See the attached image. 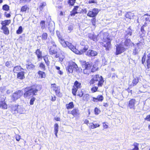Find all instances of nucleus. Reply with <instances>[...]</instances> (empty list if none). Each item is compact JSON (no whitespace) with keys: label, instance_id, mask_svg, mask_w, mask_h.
I'll use <instances>...</instances> for the list:
<instances>
[{"label":"nucleus","instance_id":"1","mask_svg":"<svg viewBox=\"0 0 150 150\" xmlns=\"http://www.w3.org/2000/svg\"><path fill=\"white\" fill-rule=\"evenodd\" d=\"M42 89L41 86L38 84H34L30 86H28L24 88V93L23 96L25 98L30 96L31 95L35 96L38 91Z\"/></svg>","mask_w":150,"mask_h":150},{"label":"nucleus","instance_id":"2","mask_svg":"<svg viewBox=\"0 0 150 150\" xmlns=\"http://www.w3.org/2000/svg\"><path fill=\"white\" fill-rule=\"evenodd\" d=\"M103 78L101 76L96 74L93 76L90 80L89 83L90 85L93 84L95 82L98 81L97 85L98 87H102L104 82Z\"/></svg>","mask_w":150,"mask_h":150},{"label":"nucleus","instance_id":"3","mask_svg":"<svg viewBox=\"0 0 150 150\" xmlns=\"http://www.w3.org/2000/svg\"><path fill=\"white\" fill-rule=\"evenodd\" d=\"M11 22V20L10 19H6L1 21V24L2 26L1 29L2 30L4 34L8 35L9 34V31L7 26L9 25Z\"/></svg>","mask_w":150,"mask_h":150},{"label":"nucleus","instance_id":"4","mask_svg":"<svg viewBox=\"0 0 150 150\" xmlns=\"http://www.w3.org/2000/svg\"><path fill=\"white\" fill-rule=\"evenodd\" d=\"M81 70L78 67L77 64L73 62L69 63L67 68V70L69 73H72L74 70L75 71L79 73Z\"/></svg>","mask_w":150,"mask_h":150},{"label":"nucleus","instance_id":"5","mask_svg":"<svg viewBox=\"0 0 150 150\" xmlns=\"http://www.w3.org/2000/svg\"><path fill=\"white\" fill-rule=\"evenodd\" d=\"M68 48L75 53L79 54H81L86 52L88 48V47L85 46L83 49L79 51L76 49V47L74 46L71 43V45L69 46Z\"/></svg>","mask_w":150,"mask_h":150},{"label":"nucleus","instance_id":"6","mask_svg":"<svg viewBox=\"0 0 150 150\" xmlns=\"http://www.w3.org/2000/svg\"><path fill=\"white\" fill-rule=\"evenodd\" d=\"M51 88L55 92L56 96L59 98H61L63 96L62 93L60 92V88L59 86L54 83L51 84Z\"/></svg>","mask_w":150,"mask_h":150},{"label":"nucleus","instance_id":"7","mask_svg":"<svg viewBox=\"0 0 150 150\" xmlns=\"http://www.w3.org/2000/svg\"><path fill=\"white\" fill-rule=\"evenodd\" d=\"M57 35L59 39V41L62 45L64 47H69L71 43L68 41H65L59 33H57Z\"/></svg>","mask_w":150,"mask_h":150},{"label":"nucleus","instance_id":"8","mask_svg":"<svg viewBox=\"0 0 150 150\" xmlns=\"http://www.w3.org/2000/svg\"><path fill=\"white\" fill-rule=\"evenodd\" d=\"M103 40L101 44L105 48L106 50H108L111 47V40L109 38H106L105 39L103 38Z\"/></svg>","mask_w":150,"mask_h":150},{"label":"nucleus","instance_id":"9","mask_svg":"<svg viewBox=\"0 0 150 150\" xmlns=\"http://www.w3.org/2000/svg\"><path fill=\"white\" fill-rule=\"evenodd\" d=\"M81 87V83L77 81H76L74 83L72 89V93L73 95L74 96H76L78 89L80 88Z\"/></svg>","mask_w":150,"mask_h":150},{"label":"nucleus","instance_id":"10","mask_svg":"<svg viewBox=\"0 0 150 150\" xmlns=\"http://www.w3.org/2000/svg\"><path fill=\"white\" fill-rule=\"evenodd\" d=\"M83 73L87 75H89L91 72L93 73L98 69V67L95 64H93V69H85L83 68Z\"/></svg>","mask_w":150,"mask_h":150},{"label":"nucleus","instance_id":"11","mask_svg":"<svg viewBox=\"0 0 150 150\" xmlns=\"http://www.w3.org/2000/svg\"><path fill=\"white\" fill-rule=\"evenodd\" d=\"M23 95L22 90H18L13 93L11 96V100L14 101L20 98Z\"/></svg>","mask_w":150,"mask_h":150},{"label":"nucleus","instance_id":"12","mask_svg":"<svg viewBox=\"0 0 150 150\" xmlns=\"http://www.w3.org/2000/svg\"><path fill=\"white\" fill-rule=\"evenodd\" d=\"M52 45L50 46L49 50V54L52 55H56L57 52V45L54 42H52Z\"/></svg>","mask_w":150,"mask_h":150},{"label":"nucleus","instance_id":"13","mask_svg":"<svg viewBox=\"0 0 150 150\" xmlns=\"http://www.w3.org/2000/svg\"><path fill=\"white\" fill-rule=\"evenodd\" d=\"M79 6H74L73 9L70 12V15L71 16H74L76 14L78 13H81V12L83 13H86L87 12V11L86 9H82L81 12H78L77 10L79 8Z\"/></svg>","mask_w":150,"mask_h":150},{"label":"nucleus","instance_id":"14","mask_svg":"<svg viewBox=\"0 0 150 150\" xmlns=\"http://www.w3.org/2000/svg\"><path fill=\"white\" fill-rule=\"evenodd\" d=\"M98 12L99 10L98 8H94L91 10L88 11L87 15L90 17L95 18L97 16Z\"/></svg>","mask_w":150,"mask_h":150},{"label":"nucleus","instance_id":"15","mask_svg":"<svg viewBox=\"0 0 150 150\" xmlns=\"http://www.w3.org/2000/svg\"><path fill=\"white\" fill-rule=\"evenodd\" d=\"M126 49L122 45V44H120L116 47L115 55H117L120 54L124 52Z\"/></svg>","mask_w":150,"mask_h":150},{"label":"nucleus","instance_id":"16","mask_svg":"<svg viewBox=\"0 0 150 150\" xmlns=\"http://www.w3.org/2000/svg\"><path fill=\"white\" fill-rule=\"evenodd\" d=\"M81 66L83 68L92 69L93 65L91 62H86V61H84L82 63Z\"/></svg>","mask_w":150,"mask_h":150},{"label":"nucleus","instance_id":"17","mask_svg":"<svg viewBox=\"0 0 150 150\" xmlns=\"http://www.w3.org/2000/svg\"><path fill=\"white\" fill-rule=\"evenodd\" d=\"M136 100L134 98L130 99L127 103V107L130 109L134 110L135 107V104Z\"/></svg>","mask_w":150,"mask_h":150},{"label":"nucleus","instance_id":"18","mask_svg":"<svg viewBox=\"0 0 150 150\" xmlns=\"http://www.w3.org/2000/svg\"><path fill=\"white\" fill-rule=\"evenodd\" d=\"M6 97L2 98L0 100V108L3 110L6 109L7 108L8 105L6 101Z\"/></svg>","mask_w":150,"mask_h":150},{"label":"nucleus","instance_id":"19","mask_svg":"<svg viewBox=\"0 0 150 150\" xmlns=\"http://www.w3.org/2000/svg\"><path fill=\"white\" fill-rule=\"evenodd\" d=\"M26 62L28 63L26 65L27 69L28 70H31L34 69L35 68V66L33 64H32L29 60H27Z\"/></svg>","mask_w":150,"mask_h":150},{"label":"nucleus","instance_id":"20","mask_svg":"<svg viewBox=\"0 0 150 150\" xmlns=\"http://www.w3.org/2000/svg\"><path fill=\"white\" fill-rule=\"evenodd\" d=\"M104 98L102 95H98L96 98L93 97L92 101L94 102H102L103 101Z\"/></svg>","mask_w":150,"mask_h":150},{"label":"nucleus","instance_id":"21","mask_svg":"<svg viewBox=\"0 0 150 150\" xmlns=\"http://www.w3.org/2000/svg\"><path fill=\"white\" fill-rule=\"evenodd\" d=\"M97 52L96 51L89 50L87 51L86 53V55L89 57H91L97 55Z\"/></svg>","mask_w":150,"mask_h":150},{"label":"nucleus","instance_id":"22","mask_svg":"<svg viewBox=\"0 0 150 150\" xmlns=\"http://www.w3.org/2000/svg\"><path fill=\"white\" fill-rule=\"evenodd\" d=\"M38 76L39 79H45L46 76L45 72L41 70H39L37 72Z\"/></svg>","mask_w":150,"mask_h":150},{"label":"nucleus","instance_id":"23","mask_svg":"<svg viewBox=\"0 0 150 150\" xmlns=\"http://www.w3.org/2000/svg\"><path fill=\"white\" fill-rule=\"evenodd\" d=\"M36 55L38 59L39 60H41L42 58V52L40 49H37L35 52Z\"/></svg>","mask_w":150,"mask_h":150},{"label":"nucleus","instance_id":"24","mask_svg":"<svg viewBox=\"0 0 150 150\" xmlns=\"http://www.w3.org/2000/svg\"><path fill=\"white\" fill-rule=\"evenodd\" d=\"M25 72L23 71L17 73V78L20 80L24 79L25 78Z\"/></svg>","mask_w":150,"mask_h":150},{"label":"nucleus","instance_id":"25","mask_svg":"<svg viewBox=\"0 0 150 150\" xmlns=\"http://www.w3.org/2000/svg\"><path fill=\"white\" fill-rule=\"evenodd\" d=\"M132 30L131 29V27L129 26L127 28V30L125 31L126 33L125 35V38H128V35L131 36L132 34Z\"/></svg>","mask_w":150,"mask_h":150},{"label":"nucleus","instance_id":"26","mask_svg":"<svg viewBox=\"0 0 150 150\" xmlns=\"http://www.w3.org/2000/svg\"><path fill=\"white\" fill-rule=\"evenodd\" d=\"M125 40L124 42V45L125 47H129V46L132 45V41L130 39L127 38H125Z\"/></svg>","mask_w":150,"mask_h":150},{"label":"nucleus","instance_id":"27","mask_svg":"<svg viewBox=\"0 0 150 150\" xmlns=\"http://www.w3.org/2000/svg\"><path fill=\"white\" fill-rule=\"evenodd\" d=\"M70 114L74 116H77L79 115V110L78 109H73L71 112Z\"/></svg>","mask_w":150,"mask_h":150},{"label":"nucleus","instance_id":"28","mask_svg":"<svg viewBox=\"0 0 150 150\" xmlns=\"http://www.w3.org/2000/svg\"><path fill=\"white\" fill-rule=\"evenodd\" d=\"M86 124L92 129L96 128L99 126L98 124L94 123L93 122H86Z\"/></svg>","mask_w":150,"mask_h":150},{"label":"nucleus","instance_id":"29","mask_svg":"<svg viewBox=\"0 0 150 150\" xmlns=\"http://www.w3.org/2000/svg\"><path fill=\"white\" fill-rule=\"evenodd\" d=\"M29 7L26 4L22 6L21 8L20 12L22 13H25L27 11H28Z\"/></svg>","mask_w":150,"mask_h":150},{"label":"nucleus","instance_id":"30","mask_svg":"<svg viewBox=\"0 0 150 150\" xmlns=\"http://www.w3.org/2000/svg\"><path fill=\"white\" fill-rule=\"evenodd\" d=\"M54 57L56 58H59V61L60 62H62L63 61L65 57L64 55H63L62 54H56Z\"/></svg>","mask_w":150,"mask_h":150},{"label":"nucleus","instance_id":"31","mask_svg":"<svg viewBox=\"0 0 150 150\" xmlns=\"http://www.w3.org/2000/svg\"><path fill=\"white\" fill-rule=\"evenodd\" d=\"M66 108L67 110L73 109L74 107V105L73 102H71L66 105Z\"/></svg>","mask_w":150,"mask_h":150},{"label":"nucleus","instance_id":"32","mask_svg":"<svg viewBox=\"0 0 150 150\" xmlns=\"http://www.w3.org/2000/svg\"><path fill=\"white\" fill-rule=\"evenodd\" d=\"M146 67L148 69H150V53L147 56V59L146 61Z\"/></svg>","mask_w":150,"mask_h":150},{"label":"nucleus","instance_id":"33","mask_svg":"<svg viewBox=\"0 0 150 150\" xmlns=\"http://www.w3.org/2000/svg\"><path fill=\"white\" fill-rule=\"evenodd\" d=\"M88 37L90 39L92 40L93 41H97V37L95 35L90 34L88 35Z\"/></svg>","mask_w":150,"mask_h":150},{"label":"nucleus","instance_id":"34","mask_svg":"<svg viewBox=\"0 0 150 150\" xmlns=\"http://www.w3.org/2000/svg\"><path fill=\"white\" fill-rule=\"evenodd\" d=\"M18 106L19 105H15L13 107L12 109V111L13 112L14 111L15 113H20V111H19L18 108Z\"/></svg>","mask_w":150,"mask_h":150},{"label":"nucleus","instance_id":"35","mask_svg":"<svg viewBox=\"0 0 150 150\" xmlns=\"http://www.w3.org/2000/svg\"><path fill=\"white\" fill-rule=\"evenodd\" d=\"M134 16V13L131 12H127L125 15V17L126 18L129 19H131Z\"/></svg>","mask_w":150,"mask_h":150},{"label":"nucleus","instance_id":"36","mask_svg":"<svg viewBox=\"0 0 150 150\" xmlns=\"http://www.w3.org/2000/svg\"><path fill=\"white\" fill-rule=\"evenodd\" d=\"M42 58H43L44 61L47 66L48 67L49 66L50 64V62L48 59V57L47 55H46L45 56L43 57Z\"/></svg>","mask_w":150,"mask_h":150},{"label":"nucleus","instance_id":"37","mask_svg":"<svg viewBox=\"0 0 150 150\" xmlns=\"http://www.w3.org/2000/svg\"><path fill=\"white\" fill-rule=\"evenodd\" d=\"M2 9L5 11H8L10 10V6L7 4H5L2 6Z\"/></svg>","mask_w":150,"mask_h":150},{"label":"nucleus","instance_id":"38","mask_svg":"<svg viewBox=\"0 0 150 150\" xmlns=\"http://www.w3.org/2000/svg\"><path fill=\"white\" fill-rule=\"evenodd\" d=\"M39 67L43 71H45L46 70V68L45 64L43 62H41L39 64Z\"/></svg>","mask_w":150,"mask_h":150},{"label":"nucleus","instance_id":"39","mask_svg":"<svg viewBox=\"0 0 150 150\" xmlns=\"http://www.w3.org/2000/svg\"><path fill=\"white\" fill-rule=\"evenodd\" d=\"M54 127V132H55V135L56 136V137H57V134L58 132V127H59L58 125L56 123L55 124Z\"/></svg>","mask_w":150,"mask_h":150},{"label":"nucleus","instance_id":"40","mask_svg":"<svg viewBox=\"0 0 150 150\" xmlns=\"http://www.w3.org/2000/svg\"><path fill=\"white\" fill-rule=\"evenodd\" d=\"M20 69H23L20 66H17L14 67L13 71L14 73H17Z\"/></svg>","mask_w":150,"mask_h":150},{"label":"nucleus","instance_id":"41","mask_svg":"<svg viewBox=\"0 0 150 150\" xmlns=\"http://www.w3.org/2000/svg\"><path fill=\"white\" fill-rule=\"evenodd\" d=\"M90 96L88 94H86L83 96L82 99L84 101H88L90 99Z\"/></svg>","mask_w":150,"mask_h":150},{"label":"nucleus","instance_id":"42","mask_svg":"<svg viewBox=\"0 0 150 150\" xmlns=\"http://www.w3.org/2000/svg\"><path fill=\"white\" fill-rule=\"evenodd\" d=\"M45 21H41L40 22V25L42 29H43L45 28L46 27L45 25Z\"/></svg>","mask_w":150,"mask_h":150},{"label":"nucleus","instance_id":"43","mask_svg":"<svg viewBox=\"0 0 150 150\" xmlns=\"http://www.w3.org/2000/svg\"><path fill=\"white\" fill-rule=\"evenodd\" d=\"M139 79L137 78H134L132 80V85L133 86H136L139 82Z\"/></svg>","mask_w":150,"mask_h":150},{"label":"nucleus","instance_id":"44","mask_svg":"<svg viewBox=\"0 0 150 150\" xmlns=\"http://www.w3.org/2000/svg\"><path fill=\"white\" fill-rule=\"evenodd\" d=\"M76 0H68L67 2L69 6H73L75 3Z\"/></svg>","mask_w":150,"mask_h":150},{"label":"nucleus","instance_id":"45","mask_svg":"<svg viewBox=\"0 0 150 150\" xmlns=\"http://www.w3.org/2000/svg\"><path fill=\"white\" fill-rule=\"evenodd\" d=\"M46 5V4L45 2H43L41 3L40 5L39 6V8L40 10L42 11L43 8Z\"/></svg>","mask_w":150,"mask_h":150},{"label":"nucleus","instance_id":"46","mask_svg":"<svg viewBox=\"0 0 150 150\" xmlns=\"http://www.w3.org/2000/svg\"><path fill=\"white\" fill-rule=\"evenodd\" d=\"M94 112L95 114L97 115L100 113L101 110L98 108L96 107L94 108Z\"/></svg>","mask_w":150,"mask_h":150},{"label":"nucleus","instance_id":"47","mask_svg":"<svg viewBox=\"0 0 150 150\" xmlns=\"http://www.w3.org/2000/svg\"><path fill=\"white\" fill-rule=\"evenodd\" d=\"M11 12L10 11L9 13H7L6 11H5L4 13V15L5 17L7 18H10L11 16Z\"/></svg>","mask_w":150,"mask_h":150},{"label":"nucleus","instance_id":"48","mask_svg":"<svg viewBox=\"0 0 150 150\" xmlns=\"http://www.w3.org/2000/svg\"><path fill=\"white\" fill-rule=\"evenodd\" d=\"M91 22L92 25L95 26H96V19L95 18H93L91 20Z\"/></svg>","mask_w":150,"mask_h":150},{"label":"nucleus","instance_id":"49","mask_svg":"<svg viewBox=\"0 0 150 150\" xmlns=\"http://www.w3.org/2000/svg\"><path fill=\"white\" fill-rule=\"evenodd\" d=\"M23 31L22 27L21 26L19 27L18 29L16 30V33L17 34H21Z\"/></svg>","mask_w":150,"mask_h":150},{"label":"nucleus","instance_id":"50","mask_svg":"<svg viewBox=\"0 0 150 150\" xmlns=\"http://www.w3.org/2000/svg\"><path fill=\"white\" fill-rule=\"evenodd\" d=\"M83 92L81 90L79 91L77 93V96H79V97H82L83 95Z\"/></svg>","mask_w":150,"mask_h":150},{"label":"nucleus","instance_id":"51","mask_svg":"<svg viewBox=\"0 0 150 150\" xmlns=\"http://www.w3.org/2000/svg\"><path fill=\"white\" fill-rule=\"evenodd\" d=\"M32 0H19L20 4H25L30 2Z\"/></svg>","mask_w":150,"mask_h":150},{"label":"nucleus","instance_id":"52","mask_svg":"<svg viewBox=\"0 0 150 150\" xmlns=\"http://www.w3.org/2000/svg\"><path fill=\"white\" fill-rule=\"evenodd\" d=\"M98 86H93L91 89V92L93 93L98 91Z\"/></svg>","mask_w":150,"mask_h":150},{"label":"nucleus","instance_id":"53","mask_svg":"<svg viewBox=\"0 0 150 150\" xmlns=\"http://www.w3.org/2000/svg\"><path fill=\"white\" fill-rule=\"evenodd\" d=\"M47 37V34L46 33H43L42 35V40H46Z\"/></svg>","mask_w":150,"mask_h":150},{"label":"nucleus","instance_id":"54","mask_svg":"<svg viewBox=\"0 0 150 150\" xmlns=\"http://www.w3.org/2000/svg\"><path fill=\"white\" fill-rule=\"evenodd\" d=\"M5 66L8 68H10L11 67V61H8L5 63Z\"/></svg>","mask_w":150,"mask_h":150},{"label":"nucleus","instance_id":"55","mask_svg":"<svg viewBox=\"0 0 150 150\" xmlns=\"http://www.w3.org/2000/svg\"><path fill=\"white\" fill-rule=\"evenodd\" d=\"M35 100V98L34 97H32L30 100V105H33L34 104V102Z\"/></svg>","mask_w":150,"mask_h":150},{"label":"nucleus","instance_id":"56","mask_svg":"<svg viewBox=\"0 0 150 150\" xmlns=\"http://www.w3.org/2000/svg\"><path fill=\"white\" fill-rule=\"evenodd\" d=\"M133 145L134 146V148L132 150H139L138 147V144L134 143L133 144Z\"/></svg>","mask_w":150,"mask_h":150},{"label":"nucleus","instance_id":"57","mask_svg":"<svg viewBox=\"0 0 150 150\" xmlns=\"http://www.w3.org/2000/svg\"><path fill=\"white\" fill-rule=\"evenodd\" d=\"M138 53V50L137 48H135L133 52V54L134 55H136Z\"/></svg>","mask_w":150,"mask_h":150},{"label":"nucleus","instance_id":"58","mask_svg":"<svg viewBox=\"0 0 150 150\" xmlns=\"http://www.w3.org/2000/svg\"><path fill=\"white\" fill-rule=\"evenodd\" d=\"M146 56L144 55L143 56L142 59V63L143 64H144Z\"/></svg>","mask_w":150,"mask_h":150},{"label":"nucleus","instance_id":"59","mask_svg":"<svg viewBox=\"0 0 150 150\" xmlns=\"http://www.w3.org/2000/svg\"><path fill=\"white\" fill-rule=\"evenodd\" d=\"M145 120L148 121H150V114L146 116Z\"/></svg>","mask_w":150,"mask_h":150},{"label":"nucleus","instance_id":"60","mask_svg":"<svg viewBox=\"0 0 150 150\" xmlns=\"http://www.w3.org/2000/svg\"><path fill=\"white\" fill-rule=\"evenodd\" d=\"M95 1H96V0H89L88 1V3L89 4H96L97 3V2Z\"/></svg>","mask_w":150,"mask_h":150},{"label":"nucleus","instance_id":"61","mask_svg":"<svg viewBox=\"0 0 150 150\" xmlns=\"http://www.w3.org/2000/svg\"><path fill=\"white\" fill-rule=\"evenodd\" d=\"M141 31L143 33H145V31L144 30V25H143L141 27Z\"/></svg>","mask_w":150,"mask_h":150},{"label":"nucleus","instance_id":"62","mask_svg":"<svg viewBox=\"0 0 150 150\" xmlns=\"http://www.w3.org/2000/svg\"><path fill=\"white\" fill-rule=\"evenodd\" d=\"M56 100V97L55 96H51V100L52 101H54Z\"/></svg>","mask_w":150,"mask_h":150},{"label":"nucleus","instance_id":"63","mask_svg":"<svg viewBox=\"0 0 150 150\" xmlns=\"http://www.w3.org/2000/svg\"><path fill=\"white\" fill-rule=\"evenodd\" d=\"M103 126L104 128H107L108 127V125L107 124H106V122L103 123Z\"/></svg>","mask_w":150,"mask_h":150},{"label":"nucleus","instance_id":"64","mask_svg":"<svg viewBox=\"0 0 150 150\" xmlns=\"http://www.w3.org/2000/svg\"><path fill=\"white\" fill-rule=\"evenodd\" d=\"M25 37V34H22V36H20L19 37V38L21 40H24Z\"/></svg>","mask_w":150,"mask_h":150}]
</instances>
